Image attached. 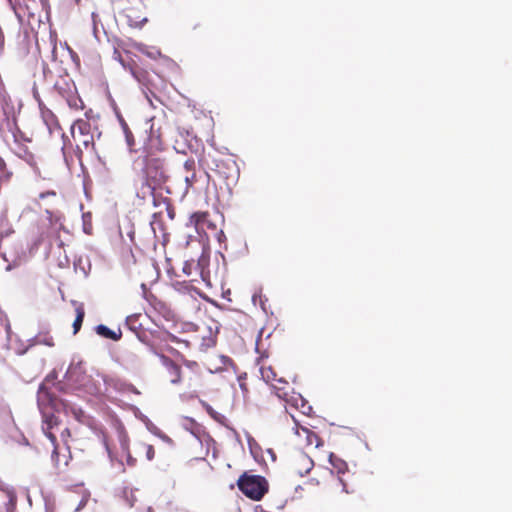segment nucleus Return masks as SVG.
<instances>
[{
	"mask_svg": "<svg viewBox=\"0 0 512 512\" xmlns=\"http://www.w3.org/2000/svg\"><path fill=\"white\" fill-rule=\"evenodd\" d=\"M143 163V172L149 187L155 189L166 181L168 178L166 161L161 149L151 150L149 147H146Z\"/></svg>",
	"mask_w": 512,
	"mask_h": 512,
	"instance_id": "obj_1",
	"label": "nucleus"
},
{
	"mask_svg": "<svg viewBox=\"0 0 512 512\" xmlns=\"http://www.w3.org/2000/svg\"><path fill=\"white\" fill-rule=\"evenodd\" d=\"M70 133L75 143V155L82 164L84 153H95V141L92 125L89 120L77 119L71 126Z\"/></svg>",
	"mask_w": 512,
	"mask_h": 512,
	"instance_id": "obj_2",
	"label": "nucleus"
},
{
	"mask_svg": "<svg viewBox=\"0 0 512 512\" xmlns=\"http://www.w3.org/2000/svg\"><path fill=\"white\" fill-rule=\"evenodd\" d=\"M239 490L249 499L261 500L269 490L265 477L244 472L237 480Z\"/></svg>",
	"mask_w": 512,
	"mask_h": 512,
	"instance_id": "obj_3",
	"label": "nucleus"
},
{
	"mask_svg": "<svg viewBox=\"0 0 512 512\" xmlns=\"http://www.w3.org/2000/svg\"><path fill=\"white\" fill-rule=\"evenodd\" d=\"M307 484L322 488H327L330 485H337L341 486V492L343 493L351 494L354 492L349 488L344 478L341 476H335L334 471L329 468H320L316 470L314 476L307 481Z\"/></svg>",
	"mask_w": 512,
	"mask_h": 512,
	"instance_id": "obj_4",
	"label": "nucleus"
},
{
	"mask_svg": "<svg viewBox=\"0 0 512 512\" xmlns=\"http://www.w3.org/2000/svg\"><path fill=\"white\" fill-rule=\"evenodd\" d=\"M118 441L121 449V453L118 451H114V449L111 447L110 443L106 438H104V444L106 447V450L111 458V460H118L121 464H123V458H125L126 463L128 466H135L137 459L134 458L129 450V438L127 433L123 429L118 430Z\"/></svg>",
	"mask_w": 512,
	"mask_h": 512,
	"instance_id": "obj_5",
	"label": "nucleus"
},
{
	"mask_svg": "<svg viewBox=\"0 0 512 512\" xmlns=\"http://www.w3.org/2000/svg\"><path fill=\"white\" fill-rule=\"evenodd\" d=\"M54 90L60 97L66 100L70 108L82 109L83 102L77 94L76 87L73 82L62 78L54 84Z\"/></svg>",
	"mask_w": 512,
	"mask_h": 512,
	"instance_id": "obj_6",
	"label": "nucleus"
},
{
	"mask_svg": "<svg viewBox=\"0 0 512 512\" xmlns=\"http://www.w3.org/2000/svg\"><path fill=\"white\" fill-rule=\"evenodd\" d=\"M314 467V461L312 460V458L302 452V451H298L296 453H294L290 459H289V462H288V468L289 470L295 474V475H298V476H305L306 474H308Z\"/></svg>",
	"mask_w": 512,
	"mask_h": 512,
	"instance_id": "obj_7",
	"label": "nucleus"
},
{
	"mask_svg": "<svg viewBox=\"0 0 512 512\" xmlns=\"http://www.w3.org/2000/svg\"><path fill=\"white\" fill-rule=\"evenodd\" d=\"M160 361L165 368L166 377L172 384L181 382V367L165 355H160Z\"/></svg>",
	"mask_w": 512,
	"mask_h": 512,
	"instance_id": "obj_8",
	"label": "nucleus"
},
{
	"mask_svg": "<svg viewBox=\"0 0 512 512\" xmlns=\"http://www.w3.org/2000/svg\"><path fill=\"white\" fill-rule=\"evenodd\" d=\"M295 434L304 441L307 447L318 448L323 445L322 439L307 427L296 424Z\"/></svg>",
	"mask_w": 512,
	"mask_h": 512,
	"instance_id": "obj_9",
	"label": "nucleus"
},
{
	"mask_svg": "<svg viewBox=\"0 0 512 512\" xmlns=\"http://www.w3.org/2000/svg\"><path fill=\"white\" fill-rule=\"evenodd\" d=\"M183 273L187 277H191L193 275V271L198 274L202 280L206 284V286L210 287V281H209V275L208 273H205L203 270V267L200 265V263H195L194 260H186L182 267Z\"/></svg>",
	"mask_w": 512,
	"mask_h": 512,
	"instance_id": "obj_10",
	"label": "nucleus"
},
{
	"mask_svg": "<svg viewBox=\"0 0 512 512\" xmlns=\"http://www.w3.org/2000/svg\"><path fill=\"white\" fill-rule=\"evenodd\" d=\"M270 386L278 398L288 401L292 388L284 377H278Z\"/></svg>",
	"mask_w": 512,
	"mask_h": 512,
	"instance_id": "obj_11",
	"label": "nucleus"
},
{
	"mask_svg": "<svg viewBox=\"0 0 512 512\" xmlns=\"http://www.w3.org/2000/svg\"><path fill=\"white\" fill-rule=\"evenodd\" d=\"M196 163L194 159H187L184 163V181L187 188L193 187L197 183V174L195 171Z\"/></svg>",
	"mask_w": 512,
	"mask_h": 512,
	"instance_id": "obj_12",
	"label": "nucleus"
},
{
	"mask_svg": "<svg viewBox=\"0 0 512 512\" xmlns=\"http://www.w3.org/2000/svg\"><path fill=\"white\" fill-rule=\"evenodd\" d=\"M14 146H11V150L19 157L25 160L29 165H35L34 155L27 149V147L18 143L16 136L14 135Z\"/></svg>",
	"mask_w": 512,
	"mask_h": 512,
	"instance_id": "obj_13",
	"label": "nucleus"
},
{
	"mask_svg": "<svg viewBox=\"0 0 512 512\" xmlns=\"http://www.w3.org/2000/svg\"><path fill=\"white\" fill-rule=\"evenodd\" d=\"M134 451L138 457H144L147 461H152L155 457V449L153 445L143 441H139L135 444Z\"/></svg>",
	"mask_w": 512,
	"mask_h": 512,
	"instance_id": "obj_14",
	"label": "nucleus"
},
{
	"mask_svg": "<svg viewBox=\"0 0 512 512\" xmlns=\"http://www.w3.org/2000/svg\"><path fill=\"white\" fill-rule=\"evenodd\" d=\"M260 364V374L262 379L269 385L272 384V382L277 380V373L274 370V368L271 365H268L265 360L261 359L259 361Z\"/></svg>",
	"mask_w": 512,
	"mask_h": 512,
	"instance_id": "obj_15",
	"label": "nucleus"
},
{
	"mask_svg": "<svg viewBox=\"0 0 512 512\" xmlns=\"http://www.w3.org/2000/svg\"><path fill=\"white\" fill-rule=\"evenodd\" d=\"M195 282H198L197 278H191L189 281H177L173 284V286L175 290L180 293H187L192 295V293L195 292L200 295L199 288L194 285Z\"/></svg>",
	"mask_w": 512,
	"mask_h": 512,
	"instance_id": "obj_16",
	"label": "nucleus"
},
{
	"mask_svg": "<svg viewBox=\"0 0 512 512\" xmlns=\"http://www.w3.org/2000/svg\"><path fill=\"white\" fill-rule=\"evenodd\" d=\"M42 117L50 133H53L56 130H61L58 119L52 111L48 109L42 111Z\"/></svg>",
	"mask_w": 512,
	"mask_h": 512,
	"instance_id": "obj_17",
	"label": "nucleus"
},
{
	"mask_svg": "<svg viewBox=\"0 0 512 512\" xmlns=\"http://www.w3.org/2000/svg\"><path fill=\"white\" fill-rule=\"evenodd\" d=\"M329 461L337 473L335 476H341L343 478V475L348 471L347 463L341 458L335 456L333 453L330 454Z\"/></svg>",
	"mask_w": 512,
	"mask_h": 512,
	"instance_id": "obj_18",
	"label": "nucleus"
},
{
	"mask_svg": "<svg viewBox=\"0 0 512 512\" xmlns=\"http://www.w3.org/2000/svg\"><path fill=\"white\" fill-rule=\"evenodd\" d=\"M207 218L208 212L198 211L190 216L189 222L198 230L199 228H203V225L207 221Z\"/></svg>",
	"mask_w": 512,
	"mask_h": 512,
	"instance_id": "obj_19",
	"label": "nucleus"
},
{
	"mask_svg": "<svg viewBox=\"0 0 512 512\" xmlns=\"http://www.w3.org/2000/svg\"><path fill=\"white\" fill-rule=\"evenodd\" d=\"M130 71H131V74L133 75V77L141 84H143L144 86H147L148 85V82H149V74L146 70L138 67V66H134V67H131L130 68Z\"/></svg>",
	"mask_w": 512,
	"mask_h": 512,
	"instance_id": "obj_20",
	"label": "nucleus"
},
{
	"mask_svg": "<svg viewBox=\"0 0 512 512\" xmlns=\"http://www.w3.org/2000/svg\"><path fill=\"white\" fill-rule=\"evenodd\" d=\"M75 311H76V318L73 322V333L77 334L79 332V330L81 329V326H82V323H83V320L85 317V310L82 305H79Z\"/></svg>",
	"mask_w": 512,
	"mask_h": 512,
	"instance_id": "obj_21",
	"label": "nucleus"
},
{
	"mask_svg": "<svg viewBox=\"0 0 512 512\" xmlns=\"http://www.w3.org/2000/svg\"><path fill=\"white\" fill-rule=\"evenodd\" d=\"M121 126H122V129H123V132H124V135H125V139H126V143L129 147V150L130 151H133L134 150V146H135V138H134V135L132 133V131L130 130L128 124L124 121H122L121 123Z\"/></svg>",
	"mask_w": 512,
	"mask_h": 512,
	"instance_id": "obj_22",
	"label": "nucleus"
},
{
	"mask_svg": "<svg viewBox=\"0 0 512 512\" xmlns=\"http://www.w3.org/2000/svg\"><path fill=\"white\" fill-rule=\"evenodd\" d=\"M96 331L99 335L108 339L118 340L120 338V335H117L114 331L102 324L96 327Z\"/></svg>",
	"mask_w": 512,
	"mask_h": 512,
	"instance_id": "obj_23",
	"label": "nucleus"
},
{
	"mask_svg": "<svg viewBox=\"0 0 512 512\" xmlns=\"http://www.w3.org/2000/svg\"><path fill=\"white\" fill-rule=\"evenodd\" d=\"M11 177L12 172L7 169L5 161L0 157V183L9 182Z\"/></svg>",
	"mask_w": 512,
	"mask_h": 512,
	"instance_id": "obj_24",
	"label": "nucleus"
},
{
	"mask_svg": "<svg viewBox=\"0 0 512 512\" xmlns=\"http://www.w3.org/2000/svg\"><path fill=\"white\" fill-rule=\"evenodd\" d=\"M139 50L141 53L145 54L146 56L154 60L161 57L162 55L159 49H153L150 51L147 48H140Z\"/></svg>",
	"mask_w": 512,
	"mask_h": 512,
	"instance_id": "obj_25",
	"label": "nucleus"
},
{
	"mask_svg": "<svg viewBox=\"0 0 512 512\" xmlns=\"http://www.w3.org/2000/svg\"><path fill=\"white\" fill-rule=\"evenodd\" d=\"M47 430L52 429L54 426L58 424L57 418L54 415L47 417L46 419Z\"/></svg>",
	"mask_w": 512,
	"mask_h": 512,
	"instance_id": "obj_26",
	"label": "nucleus"
},
{
	"mask_svg": "<svg viewBox=\"0 0 512 512\" xmlns=\"http://www.w3.org/2000/svg\"><path fill=\"white\" fill-rule=\"evenodd\" d=\"M78 368H72V369H69L68 372H67V377H68V380L69 381H73V382H77V380H74V375H76L78 373Z\"/></svg>",
	"mask_w": 512,
	"mask_h": 512,
	"instance_id": "obj_27",
	"label": "nucleus"
},
{
	"mask_svg": "<svg viewBox=\"0 0 512 512\" xmlns=\"http://www.w3.org/2000/svg\"><path fill=\"white\" fill-rule=\"evenodd\" d=\"M88 501V497H83L78 506L75 508V512L83 508Z\"/></svg>",
	"mask_w": 512,
	"mask_h": 512,
	"instance_id": "obj_28",
	"label": "nucleus"
},
{
	"mask_svg": "<svg viewBox=\"0 0 512 512\" xmlns=\"http://www.w3.org/2000/svg\"><path fill=\"white\" fill-rule=\"evenodd\" d=\"M45 434H46V436L51 440V442H52L53 444H55V443H56V436H55L53 433H51V432H50V430H47V429H46V430H45Z\"/></svg>",
	"mask_w": 512,
	"mask_h": 512,
	"instance_id": "obj_29",
	"label": "nucleus"
},
{
	"mask_svg": "<svg viewBox=\"0 0 512 512\" xmlns=\"http://www.w3.org/2000/svg\"><path fill=\"white\" fill-rule=\"evenodd\" d=\"M216 173L219 174L221 177H223L226 180H228L232 176V175L226 174L225 172L221 171V169L219 167H218V169H216Z\"/></svg>",
	"mask_w": 512,
	"mask_h": 512,
	"instance_id": "obj_30",
	"label": "nucleus"
},
{
	"mask_svg": "<svg viewBox=\"0 0 512 512\" xmlns=\"http://www.w3.org/2000/svg\"><path fill=\"white\" fill-rule=\"evenodd\" d=\"M41 342H43L44 344L48 345V346H53V339L52 337H48V338H45L43 340H40Z\"/></svg>",
	"mask_w": 512,
	"mask_h": 512,
	"instance_id": "obj_31",
	"label": "nucleus"
},
{
	"mask_svg": "<svg viewBox=\"0 0 512 512\" xmlns=\"http://www.w3.org/2000/svg\"><path fill=\"white\" fill-rule=\"evenodd\" d=\"M147 100L149 101L150 105L154 108H156V105L154 104V98H151L148 94L146 95Z\"/></svg>",
	"mask_w": 512,
	"mask_h": 512,
	"instance_id": "obj_32",
	"label": "nucleus"
},
{
	"mask_svg": "<svg viewBox=\"0 0 512 512\" xmlns=\"http://www.w3.org/2000/svg\"><path fill=\"white\" fill-rule=\"evenodd\" d=\"M147 100L149 101L150 105L154 108H156V105L154 104V98H151L148 94L146 95Z\"/></svg>",
	"mask_w": 512,
	"mask_h": 512,
	"instance_id": "obj_33",
	"label": "nucleus"
},
{
	"mask_svg": "<svg viewBox=\"0 0 512 512\" xmlns=\"http://www.w3.org/2000/svg\"><path fill=\"white\" fill-rule=\"evenodd\" d=\"M48 236H49V234L47 232H42L41 235H40V241H43Z\"/></svg>",
	"mask_w": 512,
	"mask_h": 512,
	"instance_id": "obj_34",
	"label": "nucleus"
},
{
	"mask_svg": "<svg viewBox=\"0 0 512 512\" xmlns=\"http://www.w3.org/2000/svg\"><path fill=\"white\" fill-rule=\"evenodd\" d=\"M4 44V36L0 35V45L3 46Z\"/></svg>",
	"mask_w": 512,
	"mask_h": 512,
	"instance_id": "obj_35",
	"label": "nucleus"
},
{
	"mask_svg": "<svg viewBox=\"0 0 512 512\" xmlns=\"http://www.w3.org/2000/svg\"><path fill=\"white\" fill-rule=\"evenodd\" d=\"M42 393H44V386H41L39 389V395H41Z\"/></svg>",
	"mask_w": 512,
	"mask_h": 512,
	"instance_id": "obj_36",
	"label": "nucleus"
},
{
	"mask_svg": "<svg viewBox=\"0 0 512 512\" xmlns=\"http://www.w3.org/2000/svg\"><path fill=\"white\" fill-rule=\"evenodd\" d=\"M150 93H151V96H153L159 102V99H158V97H156L155 93H153V92H150Z\"/></svg>",
	"mask_w": 512,
	"mask_h": 512,
	"instance_id": "obj_37",
	"label": "nucleus"
},
{
	"mask_svg": "<svg viewBox=\"0 0 512 512\" xmlns=\"http://www.w3.org/2000/svg\"><path fill=\"white\" fill-rule=\"evenodd\" d=\"M0 512H12V510L10 508H6L5 511H0Z\"/></svg>",
	"mask_w": 512,
	"mask_h": 512,
	"instance_id": "obj_38",
	"label": "nucleus"
},
{
	"mask_svg": "<svg viewBox=\"0 0 512 512\" xmlns=\"http://www.w3.org/2000/svg\"><path fill=\"white\" fill-rule=\"evenodd\" d=\"M54 455H57L56 447L53 450V455L52 456L54 457Z\"/></svg>",
	"mask_w": 512,
	"mask_h": 512,
	"instance_id": "obj_39",
	"label": "nucleus"
},
{
	"mask_svg": "<svg viewBox=\"0 0 512 512\" xmlns=\"http://www.w3.org/2000/svg\"><path fill=\"white\" fill-rule=\"evenodd\" d=\"M79 0H76V2H78Z\"/></svg>",
	"mask_w": 512,
	"mask_h": 512,
	"instance_id": "obj_40",
	"label": "nucleus"
}]
</instances>
